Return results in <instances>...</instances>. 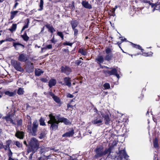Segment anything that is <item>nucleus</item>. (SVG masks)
I'll return each instance as SVG.
<instances>
[{"instance_id":"8","label":"nucleus","mask_w":160,"mask_h":160,"mask_svg":"<svg viewBox=\"0 0 160 160\" xmlns=\"http://www.w3.org/2000/svg\"><path fill=\"white\" fill-rule=\"evenodd\" d=\"M105 52L106 55L104 57V59L105 60L109 61L113 57V54L110 48H107L105 49Z\"/></svg>"},{"instance_id":"63","label":"nucleus","mask_w":160,"mask_h":160,"mask_svg":"<svg viewBox=\"0 0 160 160\" xmlns=\"http://www.w3.org/2000/svg\"><path fill=\"white\" fill-rule=\"evenodd\" d=\"M67 49H62V51L63 52H69V50H68V48L67 47Z\"/></svg>"},{"instance_id":"62","label":"nucleus","mask_w":160,"mask_h":160,"mask_svg":"<svg viewBox=\"0 0 160 160\" xmlns=\"http://www.w3.org/2000/svg\"><path fill=\"white\" fill-rule=\"evenodd\" d=\"M142 1L145 3H147L149 4L150 1L147 0H142Z\"/></svg>"},{"instance_id":"39","label":"nucleus","mask_w":160,"mask_h":160,"mask_svg":"<svg viewBox=\"0 0 160 160\" xmlns=\"http://www.w3.org/2000/svg\"><path fill=\"white\" fill-rule=\"evenodd\" d=\"M43 4L44 2L43 0H40V3L39 4V7L40 8L38 9V11H41L43 9Z\"/></svg>"},{"instance_id":"5","label":"nucleus","mask_w":160,"mask_h":160,"mask_svg":"<svg viewBox=\"0 0 160 160\" xmlns=\"http://www.w3.org/2000/svg\"><path fill=\"white\" fill-rule=\"evenodd\" d=\"M15 111L13 113L9 112L5 117L2 118L3 119H5L8 123H11L13 125H16V123L13 122L12 118L15 115Z\"/></svg>"},{"instance_id":"18","label":"nucleus","mask_w":160,"mask_h":160,"mask_svg":"<svg viewBox=\"0 0 160 160\" xmlns=\"http://www.w3.org/2000/svg\"><path fill=\"white\" fill-rule=\"evenodd\" d=\"M74 134V130L72 129L71 130L67 132L62 135L63 137H72Z\"/></svg>"},{"instance_id":"58","label":"nucleus","mask_w":160,"mask_h":160,"mask_svg":"<svg viewBox=\"0 0 160 160\" xmlns=\"http://www.w3.org/2000/svg\"><path fill=\"white\" fill-rule=\"evenodd\" d=\"M82 62V61L80 60H78L76 61L75 62V64L77 65V66H78Z\"/></svg>"},{"instance_id":"35","label":"nucleus","mask_w":160,"mask_h":160,"mask_svg":"<svg viewBox=\"0 0 160 160\" xmlns=\"http://www.w3.org/2000/svg\"><path fill=\"white\" fill-rule=\"evenodd\" d=\"M18 45L21 46L23 48L24 47V45L19 42H13V46L14 47L15 49L16 50H18V48L17 47Z\"/></svg>"},{"instance_id":"7","label":"nucleus","mask_w":160,"mask_h":160,"mask_svg":"<svg viewBox=\"0 0 160 160\" xmlns=\"http://www.w3.org/2000/svg\"><path fill=\"white\" fill-rule=\"evenodd\" d=\"M60 114H58L56 117L57 121H56L59 124V123H63L65 125H68L71 124L70 121L67 118L63 117H60Z\"/></svg>"},{"instance_id":"22","label":"nucleus","mask_w":160,"mask_h":160,"mask_svg":"<svg viewBox=\"0 0 160 160\" xmlns=\"http://www.w3.org/2000/svg\"><path fill=\"white\" fill-rule=\"evenodd\" d=\"M81 3L82 5L85 8L90 9L92 8V5L89 4L88 2L83 1Z\"/></svg>"},{"instance_id":"4","label":"nucleus","mask_w":160,"mask_h":160,"mask_svg":"<svg viewBox=\"0 0 160 160\" xmlns=\"http://www.w3.org/2000/svg\"><path fill=\"white\" fill-rule=\"evenodd\" d=\"M111 70H103V72L106 77H108L111 75L115 76L118 78H120L119 75L118 73V70L115 68H111Z\"/></svg>"},{"instance_id":"40","label":"nucleus","mask_w":160,"mask_h":160,"mask_svg":"<svg viewBox=\"0 0 160 160\" xmlns=\"http://www.w3.org/2000/svg\"><path fill=\"white\" fill-rule=\"evenodd\" d=\"M17 27V24H13L11 27V28H9V30L11 32H12L16 30Z\"/></svg>"},{"instance_id":"6","label":"nucleus","mask_w":160,"mask_h":160,"mask_svg":"<svg viewBox=\"0 0 160 160\" xmlns=\"http://www.w3.org/2000/svg\"><path fill=\"white\" fill-rule=\"evenodd\" d=\"M11 63L14 68L18 71L22 72L23 71V68L21 67V63L19 62L12 60L11 61Z\"/></svg>"},{"instance_id":"25","label":"nucleus","mask_w":160,"mask_h":160,"mask_svg":"<svg viewBox=\"0 0 160 160\" xmlns=\"http://www.w3.org/2000/svg\"><path fill=\"white\" fill-rule=\"evenodd\" d=\"M49 117L50 120L48 121V122L51 123L53 122H57V119H56L55 117L53 115L52 113H51L49 115Z\"/></svg>"},{"instance_id":"48","label":"nucleus","mask_w":160,"mask_h":160,"mask_svg":"<svg viewBox=\"0 0 160 160\" xmlns=\"http://www.w3.org/2000/svg\"><path fill=\"white\" fill-rule=\"evenodd\" d=\"M151 6V7L152 8H154L153 9V11H154L155 9V8L157 7L158 5V4L157 3H152L150 2V3L149 4Z\"/></svg>"},{"instance_id":"14","label":"nucleus","mask_w":160,"mask_h":160,"mask_svg":"<svg viewBox=\"0 0 160 160\" xmlns=\"http://www.w3.org/2000/svg\"><path fill=\"white\" fill-rule=\"evenodd\" d=\"M50 129L51 130H56L58 127V124L57 122H53L51 123L48 122Z\"/></svg>"},{"instance_id":"50","label":"nucleus","mask_w":160,"mask_h":160,"mask_svg":"<svg viewBox=\"0 0 160 160\" xmlns=\"http://www.w3.org/2000/svg\"><path fill=\"white\" fill-rule=\"evenodd\" d=\"M73 30L74 31V37H76L77 36L78 33V30L77 29L75 28H72Z\"/></svg>"},{"instance_id":"20","label":"nucleus","mask_w":160,"mask_h":160,"mask_svg":"<svg viewBox=\"0 0 160 160\" xmlns=\"http://www.w3.org/2000/svg\"><path fill=\"white\" fill-rule=\"evenodd\" d=\"M63 80L66 85L70 87L71 85V78L69 77H66L63 78Z\"/></svg>"},{"instance_id":"42","label":"nucleus","mask_w":160,"mask_h":160,"mask_svg":"<svg viewBox=\"0 0 160 160\" xmlns=\"http://www.w3.org/2000/svg\"><path fill=\"white\" fill-rule=\"evenodd\" d=\"M142 54L143 56H145V57H150L152 56V55L153 54V53L151 51H150L149 52H142Z\"/></svg>"},{"instance_id":"15","label":"nucleus","mask_w":160,"mask_h":160,"mask_svg":"<svg viewBox=\"0 0 160 160\" xmlns=\"http://www.w3.org/2000/svg\"><path fill=\"white\" fill-rule=\"evenodd\" d=\"M18 60L21 62H26L28 60L27 55L24 53L21 54L18 58Z\"/></svg>"},{"instance_id":"37","label":"nucleus","mask_w":160,"mask_h":160,"mask_svg":"<svg viewBox=\"0 0 160 160\" xmlns=\"http://www.w3.org/2000/svg\"><path fill=\"white\" fill-rule=\"evenodd\" d=\"M153 147L155 148H157L159 147L158 140L157 138H155L153 142Z\"/></svg>"},{"instance_id":"23","label":"nucleus","mask_w":160,"mask_h":160,"mask_svg":"<svg viewBox=\"0 0 160 160\" xmlns=\"http://www.w3.org/2000/svg\"><path fill=\"white\" fill-rule=\"evenodd\" d=\"M57 83L56 79H51L49 81L48 86L50 88H51L53 86L55 85Z\"/></svg>"},{"instance_id":"53","label":"nucleus","mask_w":160,"mask_h":160,"mask_svg":"<svg viewBox=\"0 0 160 160\" xmlns=\"http://www.w3.org/2000/svg\"><path fill=\"white\" fill-rule=\"evenodd\" d=\"M116 125L119 126L120 128H121L122 126V122L119 121H116Z\"/></svg>"},{"instance_id":"60","label":"nucleus","mask_w":160,"mask_h":160,"mask_svg":"<svg viewBox=\"0 0 160 160\" xmlns=\"http://www.w3.org/2000/svg\"><path fill=\"white\" fill-rule=\"evenodd\" d=\"M12 152H9L8 154V155L9 157L12 158Z\"/></svg>"},{"instance_id":"57","label":"nucleus","mask_w":160,"mask_h":160,"mask_svg":"<svg viewBox=\"0 0 160 160\" xmlns=\"http://www.w3.org/2000/svg\"><path fill=\"white\" fill-rule=\"evenodd\" d=\"M40 80L43 82H47L48 81V79L45 78H40Z\"/></svg>"},{"instance_id":"51","label":"nucleus","mask_w":160,"mask_h":160,"mask_svg":"<svg viewBox=\"0 0 160 160\" xmlns=\"http://www.w3.org/2000/svg\"><path fill=\"white\" fill-rule=\"evenodd\" d=\"M57 34L60 37L62 40H63L64 35L62 32H57Z\"/></svg>"},{"instance_id":"1","label":"nucleus","mask_w":160,"mask_h":160,"mask_svg":"<svg viewBox=\"0 0 160 160\" xmlns=\"http://www.w3.org/2000/svg\"><path fill=\"white\" fill-rule=\"evenodd\" d=\"M40 143L35 138H31L28 142L27 151L28 153L32 152L33 154L40 148Z\"/></svg>"},{"instance_id":"13","label":"nucleus","mask_w":160,"mask_h":160,"mask_svg":"<svg viewBox=\"0 0 160 160\" xmlns=\"http://www.w3.org/2000/svg\"><path fill=\"white\" fill-rule=\"evenodd\" d=\"M102 118L104 119L105 124L106 125H108L110 123V119L108 113H101Z\"/></svg>"},{"instance_id":"38","label":"nucleus","mask_w":160,"mask_h":160,"mask_svg":"<svg viewBox=\"0 0 160 160\" xmlns=\"http://www.w3.org/2000/svg\"><path fill=\"white\" fill-rule=\"evenodd\" d=\"M24 89L22 88H19L18 90L17 93L19 95H23L24 93Z\"/></svg>"},{"instance_id":"12","label":"nucleus","mask_w":160,"mask_h":160,"mask_svg":"<svg viewBox=\"0 0 160 160\" xmlns=\"http://www.w3.org/2000/svg\"><path fill=\"white\" fill-rule=\"evenodd\" d=\"M117 143L115 142H113L111 145H108V148H106L105 150L107 152V154H108V156H110V154L112 152V151L114 149V147L117 145Z\"/></svg>"},{"instance_id":"64","label":"nucleus","mask_w":160,"mask_h":160,"mask_svg":"<svg viewBox=\"0 0 160 160\" xmlns=\"http://www.w3.org/2000/svg\"><path fill=\"white\" fill-rule=\"evenodd\" d=\"M18 2H16L15 3L14 5L13 6V9H14L16 8L17 6L18 5Z\"/></svg>"},{"instance_id":"52","label":"nucleus","mask_w":160,"mask_h":160,"mask_svg":"<svg viewBox=\"0 0 160 160\" xmlns=\"http://www.w3.org/2000/svg\"><path fill=\"white\" fill-rule=\"evenodd\" d=\"M52 48V45L51 44H49L46 46V47H45L43 48H42V51L43 49H51Z\"/></svg>"},{"instance_id":"26","label":"nucleus","mask_w":160,"mask_h":160,"mask_svg":"<svg viewBox=\"0 0 160 160\" xmlns=\"http://www.w3.org/2000/svg\"><path fill=\"white\" fill-rule=\"evenodd\" d=\"M52 98L56 103L58 104V106L59 107L61 106L62 102H61V100L58 97L55 95Z\"/></svg>"},{"instance_id":"11","label":"nucleus","mask_w":160,"mask_h":160,"mask_svg":"<svg viewBox=\"0 0 160 160\" xmlns=\"http://www.w3.org/2000/svg\"><path fill=\"white\" fill-rule=\"evenodd\" d=\"M60 69L61 72L62 73H65L67 75H69L71 72H72L71 69L68 66H62Z\"/></svg>"},{"instance_id":"55","label":"nucleus","mask_w":160,"mask_h":160,"mask_svg":"<svg viewBox=\"0 0 160 160\" xmlns=\"http://www.w3.org/2000/svg\"><path fill=\"white\" fill-rule=\"evenodd\" d=\"M5 42H12V41H15V40L14 39H13L12 38H6L5 39Z\"/></svg>"},{"instance_id":"29","label":"nucleus","mask_w":160,"mask_h":160,"mask_svg":"<svg viewBox=\"0 0 160 160\" xmlns=\"http://www.w3.org/2000/svg\"><path fill=\"white\" fill-rule=\"evenodd\" d=\"M130 43L131 45L132 46V47L136 48V49H138L139 50H141V52H143V51H144V49L142 48V47L140 45L134 44L132 42H130Z\"/></svg>"},{"instance_id":"16","label":"nucleus","mask_w":160,"mask_h":160,"mask_svg":"<svg viewBox=\"0 0 160 160\" xmlns=\"http://www.w3.org/2000/svg\"><path fill=\"white\" fill-rule=\"evenodd\" d=\"M15 136L18 138L22 139L24 137V132L23 131L17 130Z\"/></svg>"},{"instance_id":"45","label":"nucleus","mask_w":160,"mask_h":160,"mask_svg":"<svg viewBox=\"0 0 160 160\" xmlns=\"http://www.w3.org/2000/svg\"><path fill=\"white\" fill-rule=\"evenodd\" d=\"M14 144H15L18 148H21L22 147V144L18 141H16L14 142Z\"/></svg>"},{"instance_id":"41","label":"nucleus","mask_w":160,"mask_h":160,"mask_svg":"<svg viewBox=\"0 0 160 160\" xmlns=\"http://www.w3.org/2000/svg\"><path fill=\"white\" fill-rule=\"evenodd\" d=\"M115 8H113L109 12H108V14L110 16H112L114 17L115 16Z\"/></svg>"},{"instance_id":"56","label":"nucleus","mask_w":160,"mask_h":160,"mask_svg":"<svg viewBox=\"0 0 160 160\" xmlns=\"http://www.w3.org/2000/svg\"><path fill=\"white\" fill-rule=\"evenodd\" d=\"M72 101H73V100H72L70 101V103L68 104H67L68 109L69 108H73V106L72 105H71L70 104L71 102Z\"/></svg>"},{"instance_id":"3","label":"nucleus","mask_w":160,"mask_h":160,"mask_svg":"<svg viewBox=\"0 0 160 160\" xmlns=\"http://www.w3.org/2000/svg\"><path fill=\"white\" fill-rule=\"evenodd\" d=\"M94 152L95 154L94 156L95 159H98L107 154L105 149L104 150V147L102 146L97 147L94 150Z\"/></svg>"},{"instance_id":"43","label":"nucleus","mask_w":160,"mask_h":160,"mask_svg":"<svg viewBox=\"0 0 160 160\" xmlns=\"http://www.w3.org/2000/svg\"><path fill=\"white\" fill-rule=\"evenodd\" d=\"M69 7L71 8L72 11H73L75 9V7L74 5V2L72 1L71 4H69Z\"/></svg>"},{"instance_id":"10","label":"nucleus","mask_w":160,"mask_h":160,"mask_svg":"<svg viewBox=\"0 0 160 160\" xmlns=\"http://www.w3.org/2000/svg\"><path fill=\"white\" fill-rule=\"evenodd\" d=\"M102 120L101 116H98L95 119L92 121V123L93 124L96 125L97 126H100L102 125Z\"/></svg>"},{"instance_id":"28","label":"nucleus","mask_w":160,"mask_h":160,"mask_svg":"<svg viewBox=\"0 0 160 160\" xmlns=\"http://www.w3.org/2000/svg\"><path fill=\"white\" fill-rule=\"evenodd\" d=\"M11 142L12 141L10 140H9L6 141V145H4L3 144V146H2V148H4L5 150H6L8 149V148H10V145L11 143Z\"/></svg>"},{"instance_id":"9","label":"nucleus","mask_w":160,"mask_h":160,"mask_svg":"<svg viewBox=\"0 0 160 160\" xmlns=\"http://www.w3.org/2000/svg\"><path fill=\"white\" fill-rule=\"evenodd\" d=\"M34 68L33 63L31 62H29L26 64L25 69L26 72L30 73L34 71Z\"/></svg>"},{"instance_id":"54","label":"nucleus","mask_w":160,"mask_h":160,"mask_svg":"<svg viewBox=\"0 0 160 160\" xmlns=\"http://www.w3.org/2000/svg\"><path fill=\"white\" fill-rule=\"evenodd\" d=\"M17 123L18 126H21L22 124V120L21 119L17 120Z\"/></svg>"},{"instance_id":"31","label":"nucleus","mask_w":160,"mask_h":160,"mask_svg":"<svg viewBox=\"0 0 160 160\" xmlns=\"http://www.w3.org/2000/svg\"><path fill=\"white\" fill-rule=\"evenodd\" d=\"M96 60L98 62V64H100L103 63V62L104 58L102 55L98 56L96 58Z\"/></svg>"},{"instance_id":"47","label":"nucleus","mask_w":160,"mask_h":160,"mask_svg":"<svg viewBox=\"0 0 160 160\" xmlns=\"http://www.w3.org/2000/svg\"><path fill=\"white\" fill-rule=\"evenodd\" d=\"M105 89H108L110 88V85L109 83H105L103 86Z\"/></svg>"},{"instance_id":"44","label":"nucleus","mask_w":160,"mask_h":160,"mask_svg":"<svg viewBox=\"0 0 160 160\" xmlns=\"http://www.w3.org/2000/svg\"><path fill=\"white\" fill-rule=\"evenodd\" d=\"M46 134L44 132H42L39 134V138L41 139L44 138L45 137Z\"/></svg>"},{"instance_id":"32","label":"nucleus","mask_w":160,"mask_h":160,"mask_svg":"<svg viewBox=\"0 0 160 160\" xmlns=\"http://www.w3.org/2000/svg\"><path fill=\"white\" fill-rule=\"evenodd\" d=\"M4 93L6 95L9 97H13L16 94L15 91H14V92H10L9 91H5Z\"/></svg>"},{"instance_id":"27","label":"nucleus","mask_w":160,"mask_h":160,"mask_svg":"<svg viewBox=\"0 0 160 160\" xmlns=\"http://www.w3.org/2000/svg\"><path fill=\"white\" fill-rule=\"evenodd\" d=\"M43 94L44 95L46 96L47 98H50V96H51L52 98L55 95V94L52 92L51 90L50 91L44 92Z\"/></svg>"},{"instance_id":"17","label":"nucleus","mask_w":160,"mask_h":160,"mask_svg":"<svg viewBox=\"0 0 160 160\" xmlns=\"http://www.w3.org/2000/svg\"><path fill=\"white\" fill-rule=\"evenodd\" d=\"M119 154L118 156V157L120 159H122L123 158H126L127 157H128L125 150L119 151Z\"/></svg>"},{"instance_id":"59","label":"nucleus","mask_w":160,"mask_h":160,"mask_svg":"<svg viewBox=\"0 0 160 160\" xmlns=\"http://www.w3.org/2000/svg\"><path fill=\"white\" fill-rule=\"evenodd\" d=\"M67 97L68 98H72L74 97V96L72 94L69 93L67 95Z\"/></svg>"},{"instance_id":"30","label":"nucleus","mask_w":160,"mask_h":160,"mask_svg":"<svg viewBox=\"0 0 160 160\" xmlns=\"http://www.w3.org/2000/svg\"><path fill=\"white\" fill-rule=\"evenodd\" d=\"M25 24L23 27L22 30L21 31V32L22 33L26 28H28L29 23V20L28 18H27L26 20Z\"/></svg>"},{"instance_id":"19","label":"nucleus","mask_w":160,"mask_h":160,"mask_svg":"<svg viewBox=\"0 0 160 160\" xmlns=\"http://www.w3.org/2000/svg\"><path fill=\"white\" fill-rule=\"evenodd\" d=\"M45 27L48 29V32H50L52 34L54 32L56 31L55 30L52 26L50 24H46L45 25Z\"/></svg>"},{"instance_id":"24","label":"nucleus","mask_w":160,"mask_h":160,"mask_svg":"<svg viewBox=\"0 0 160 160\" xmlns=\"http://www.w3.org/2000/svg\"><path fill=\"white\" fill-rule=\"evenodd\" d=\"M70 23L72 28H76L78 24V22L77 20L71 21Z\"/></svg>"},{"instance_id":"61","label":"nucleus","mask_w":160,"mask_h":160,"mask_svg":"<svg viewBox=\"0 0 160 160\" xmlns=\"http://www.w3.org/2000/svg\"><path fill=\"white\" fill-rule=\"evenodd\" d=\"M51 41L52 43H53L54 44H55L56 42V41L54 39V37L53 38L51 39Z\"/></svg>"},{"instance_id":"33","label":"nucleus","mask_w":160,"mask_h":160,"mask_svg":"<svg viewBox=\"0 0 160 160\" xmlns=\"http://www.w3.org/2000/svg\"><path fill=\"white\" fill-rule=\"evenodd\" d=\"M43 71L40 69H38V70L35 69V74L36 76H40L43 73Z\"/></svg>"},{"instance_id":"49","label":"nucleus","mask_w":160,"mask_h":160,"mask_svg":"<svg viewBox=\"0 0 160 160\" xmlns=\"http://www.w3.org/2000/svg\"><path fill=\"white\" fill-rule=\"evenodd\" d=\"M73 43L70 42H66L62 43V45L64 46L68 45L70 47H72Z\"/></svg>"},{"instance_id":"21","label":"nucleus","mask_w":160,"mask_h":160,"mask_svg":"<svg viewBox=\"0 0 160 160\" xmlns=\"http://www.w3.org/2000/svg\"><path fill=\"white\" fill-rule=\"evenodd\" d=\"M20 37L23 40L27 42L29 40L30 38L28 36L26 31L24 32L23 34L21 35Z\"/></svg>"},{"instance_id":"46","label":"nucleus","mask_w":160,"mask_h":160,"mask_svg":"<svg viewBox=\"0 0 160 160\" xmlns=\"http://www.w3.org/2000/svg\"><path fill=\"white\" fill-rule=\"evenodd\" d=\"M40 124V125H46L45 123L44 122V120L42 117H41L39 120Z\"/></svg>"},{"instance_id":"36","label":"nucleus","mask_w":160,"mask_h":160,"mask_svg":"<svg viewBox=\"0 0 160 160\" xmlns=\"http://www.w3.org/2000/svg\"><path fill=\"white\" fill-rule=\"evenodd\" d=\"M18 12V11H11L10 12L11 15L10 20H12Z\"/></svg>"},{"instance_id":"2","label":"nucleus","mask_w":160,"mask_h":160,"mask_svg":"<svg viewBox=\"0 0 160 160\" xmlns=\"http://www.w3.org/2000/svg\"><path fill=\"white\" fill-rule=\"evenodd\" d=\"M27 118L29 119L30 124V125H28L27 126L28 132L32 136H35L37 135L36 133L38 130V123L37 121L35 120L33 122L32 126L31 125L32 123L31 119L30 117L28 115H27Z\"/></svg>"},{"instance_id":"34","label":"nucleus","mask_w":160,"mask_h":160,"mask_svg":"<svg viewBox=\"0 0 160 160\" xmlns=\"http://www.w3.org/2000/svg\"><path fill=\"white\" fill-rule=\"evenodd\" d=\"M78 52L81 53L82 55H86L87 54V52L86 51V49L83 48H81L79 49Z\"/></svg>"}]
</instances>
